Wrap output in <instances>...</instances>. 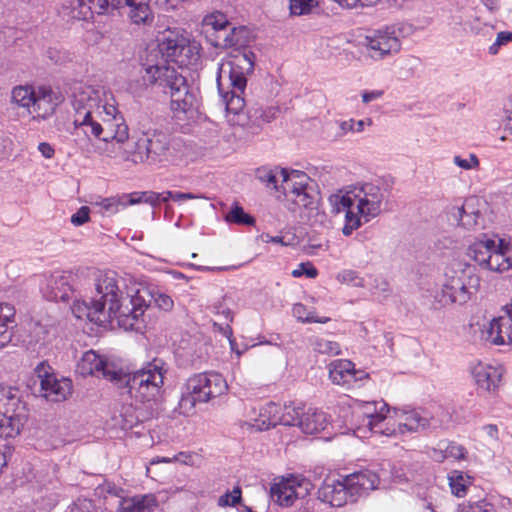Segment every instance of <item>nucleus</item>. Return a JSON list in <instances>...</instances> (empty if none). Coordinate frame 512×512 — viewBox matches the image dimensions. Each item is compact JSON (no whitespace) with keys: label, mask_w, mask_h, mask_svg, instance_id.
<instances>
[{"label":"nucleus","mask_w":512,"mask_h":512,"mask_svg":"<svg viewBox=\"0 0 512 512\" xmlns=\"http://www.w3.org/2000/svg\"><path fill=\"white\" fill-rule=\"evenodd\" d=\"M94 12V2L88 3L80 8H73V18L87 20L92 17Z\"/></svg>","instance_id":"69168bd1"},{"label":"nucleus","mask_w":512,"mask_h":512,"mask_svg":"<svg viewBox=\"0 0 512 512\" xmlns=\"http://www.w3.org/2000/svg\"><path fill=\"white\" fill-rule=\"evenodd\" d=\"M203 25L219 32H225L230 26L226 16L220 12L211 13L204 17Z\"/></svg>","instance_id":"ea45409f"},{"label":"nucleus","mask_w":512,"mask_h":512,"mask_svg":"<svg viewBox=\"0 0 512 512\" xmlns=\"http://www.w3.org/2000/svg\"><path fill=\"white\" fill-rule=\"evenodd\" d=\"M302 413H304V407L294 403L285 404L282 407L281 425L298 426Z\"/></svg>","instance_id":"c9c22d12"},{"label":"nucleus","mask_w":512,"mask_h":512,"mask_svg":"<svg viewBox=\"0 0 512 512\" xmlns=\"http://www.w3.org/2000/svg\"><path fill=\"white\" fill-rule=\"evenodd\" d=\"M460 512H495L494 506L486 501L463 504Z\"/></svg>","instance_id":"5fc2aeb1"},{"label":"nucleus","mask_w":512,"mask_h":512,"mask_svg":"<svg viewBox=\"0 0 512 512\" xmlns=\"http://www.w3.org/2000/svg\"><path fill=\"white\" fill-rule=\"evenodd\" d=\"M167 371V364L162 359L154 358L133 373L121 372V378L115 383L124 385L129 396L137 402H151L160 396Z\"/></svg>","instance_id":"20e7f679"},{"label":"nucleus","mask_w":512,"mask_h":512,"mask_svg":"<svg viewBox=\"0 0 512 512\" xmlns=\"http://www.w3.org/2000/svg\"><path fill=\"white\" fill-rule=\"evenodd\" d=\"M337 280L343 284H350L354 287H364V280L358 275L356 271L344 270L337 275Z\"/></svg>","instance_id":"09e8293b"},{"label":"nucleus","mask_w":512,"mask_h":512,"mask_svg":"<svg viewBox=\"0 0 512 512\" xmlns=\"http://www.w3.org/2000/svg\"><path fill=\"white\" fill-rule=\"evenodd\" d=\"M449 484L452 493L457 497H462L466 494L470 479L458 471H453L449 476Z\"/></svg>","instance_id":"58836bf2"},{"label":"nucleus","mask_w":512,"mask_h":512,"mask_svg":"<svg viewBox=\"0 0 512 512\" xmlns=\"http://www.w3.org/2000/svg\"><path fill=\"white\" fill-rule=\"evenodd\" d=\"M71 104L74 110L73 125L88 140H96L95 152L109 158L123 159V144L129 138V128L113 97L102 89L77 84L73 88Z\"/></svg>","instance_id":"f03ea898"},{"label":"nucleus","mask_w":512,"mask_h":512,"mask_svg":"<svg viewBox=\"0 0 512 512\" xmlns=\"http://www.w3.org/2000/svg\"><path fill=\"white\" fill-rule=\"evenodd\" d=\"M512 41V32L502 31L497 34L496 41L489 47V53L495 55L498 53L501 46L506 45Z\"/></svg>","instance_id":"4d7b16f0"},{"label":"nucleus","mask_w":512,"mask_h":512,"mask_svg":"<svg viewBox=\"0 0 512 512\" xmlns=\"http://www.w3.org/2000/svg\"><path fill=\"white\" fill-rule=\"evenodd\" d=\"M145 74L143 79L150 84L157 83L171 97V108L174 111L187 113L196 106V96L189 91L185 77L175 68L164 63L143 64Z\"/></svg>","instance_id":"39448f33"},{"label":"nucleus","mask_w":512,"mask_h":512,"mask_svg":"<svg viewBox=\"0 0 512 512\" xmlns=\"http://www.w3.org/2000/svg\"><path fill=\"white\" fill-rule=\"evenodd\" d=\"M346 485L350 488L351 503L362 495L375 490L380 482L379 476L371 470H361L345 476Z\"/></svg>","instance_id":"aec40b11"},{"label":"nucleus","mask_w":512,"mask_h":512,"mask_svg":"<svg viewBox=\"0 0 512 512\" xmlns=\"http://www.w3.org/2000/svg\"><path fill=\"white\" fill-rule=\"evenodd\" d=\"M365 121L364 120H349L341 123L340 128L343 132L353 131V132H362L364 130Z\"/></svg>","instance_id":"338daca9"},{"label":"nucleus","mask_w":512,"mask_h":512,"mask_svg":"<svg viewBox=\"0 0 512 512\" xmlns=\"http://www.w3.org/2000/svg\"><path fill=\"white\" fill-rule=\"evenodd\" d=\"M317 274V269L310 262L300 263L297 269L292 271V276L296 278L303 275H306L308 278H315Z\"/></svg>","instance_id":"13d9d810"},{"label":"nucleus","mask_w":512,"mask_h":512,"mask_svg":"<svg viewBox=\"0 0 512 512\" xmlns=\"http://www.w3.org/2000/svg\"><path fill=\"white\" fill-rule=\"evenodd\" d=\"M123 286V279L115 271L100 272L95 279L94 297L90 301L76 302L73 313L99 326L116 321L125 330L140 331L144 327V312L152 302L164 311L173 308L172 298L158 290L140 287L124 293Z\"/></svg>","instance_id":"f257e3e1"},{"label":"nucleus","mask_w":512,"mask_h":512,"mask_svg":"<svg viewBox=\"0 0 512 512\" xmlns=\"http://www.w3.org/2000/svg\"><path fill=\"white\" fill-rule=\"evenodd\" d=\"M397 414L398 428L400 433L417 432L420 429H424L429 426V420L427 417L422 416L420 412L416 410L403 411Z\"/></svg>","instance_id":"cd10ccee"},{"label":"nucleus","mask_w":512,"mask_h":512,"mask_svg":"<svg viewBox=\"0 0 512 512\" xmlns=\"http://www.w3.org/2000/svg\"><path fill=\"white\" fill-rule=\"evenodd\" d=\"M285 173V169L278 167L268 168L260 167L256 170V178L264 183L267 188L275 190L276 193L280 192L279 181Z\"/></svg>","instance_id":"2f4dec72"},{"label":"nucleus","mask_w":512,"mask_h":512,"mask_svg":"<svg viewBox=\"0 0 512 512\" xmlns=\"http://www.w3.org/2000/svg\"><path fill=\"white\" fill-rule=\"evenodd\" d=\"M121 429L131 430L139 423V417L132 413L131 408H127L124 413L121 414Z\"/></svg>","instance_id":"bf43d9fd"},{"label":"nucleus","mask_w":512,"mask_h":512,"mask_svg":"<svg viewBox=\"0 0 512 512\" xmlns=\"http://www.w3.org/2000/svg\"><path fill=\"white\" fill-rule=\"evenodd\" d=\"M282 407L274 402H270L261 408L259 414L258 428L260 430L269 429L281 424Z\"/></svg>","instance_id":"7c9ffc66"},{"label":"nucleus","mask_w":512,"mask_h":512,"mask_svg":"<svg viewBox=\"0 0 512 512\" xmlns=\"http://www.w3.org/2000/svg\"><path fill=\"white\" fill-rule=\"evenodd\" d=\"M294 317L297 318L298 321L303 323H327L330 321L329 317H315L314 313L308 311L307 307L301 303H296L292 309Z\"/></svg>","instance_id":"4c0bfd02"},{"label":"nucleus","mask_w":512,"mask_h":512,"mask_svg":"<svg viewBox=\"0 0 512 512\" xmlns=\"http://www.w3.org/2000/svg\"><path fill=\"white\" fill-rule=\"evenodd\" d=\"M352 189L345 193L334 194L330 197V203L335 213L345 212V224L342 228V233L345 236H350L354 230L361 227L362 222L358 214L354 210V199Z\"/></svg>","instance_id":"f3484780"},{"label":"nucleus","mask_w":512,"mask_h":512,"mask_svg":"<svg viewBox=\"0 0 512 512\" xmlns=\"http://www.w3.org/2000/svg\"><path fill=\"white\" fill-rule=\"evenodd\" d=\"M77 372L82 376H102L111 382L121 378V371L115 370L114 366L104 360L95 351H86L77 364Z\"/></svg>","instance_id":"2eb2a0df"},{"label":"nucleus","mask_w":512,"mask_h":512,"mask_svg":"<svg viewBox=\"0 0 512 512\" xmlns=\"http://www.w3.org/2000/svg\"><path fill=\"white\" fill-rule=\"evenodd\" d=\"M117 504V512H150L156 506V500L152 495L122 496Z\"/></svg>","instance_id":"b1692460"},{"label":"nucleus","mask_w":512,"mask_h":512,"mask_svg":"<svg viewBox=\"0 0 512 512\" xmlns=\"http://www.w3.org/2000/svg\"><path fill=\"white\" fill-rule=\"evenodd\" d=\"M469 203L466 202L460 209H459V213H460V221L462 223V225L468 227V228H471L473 226H477L479 225V218H480V213L479 211H469Z\"/></svg>","instance_id":"49530a36"},{"label":"nucleus","mask_w":512,"mask_h":512,"mask_svg":"<svg viewBox=\"0 0 512 512\" xmlns=\"http://www.w3.org/2000/svg\"><path fill=\"white\" fill-rule=\"evenodd\" d=\"M112 2L117 9L127 7V16L135 25H150L153 22L154 15L148 0H112Z\"/></svg>","instance_id":"4be33fe9"},{"label":"nucleus","mask_w":512,"mask_h":512,"mask_svg":"<svg viewBox=\"0 0 512 512\" xmlns=\"http://www.w3.org/2000/svg\"><path fill=\"white\" fill-rule=\"evenodd\" d=\"M504 253H503V250L501 248V245L500 243L496 244L495 246V249L493 250L492 254H491V257H490V260H489V265H487L486 269L488 270H491V271H495V272H505V271H508V267H504L502 262L504 261Z\"/></svg>","instance_id":"c03bdc74"},{"label":"nucleus","mask_w":512,"mask_h":512,"mask_svg":"<svg viewBox=\"0 0 512 512\" xmlns=\"http://www.w3.org/2000/svg\"><path fill=\"white\" fill-rule=\"evenodd\" d=\"M35 90L32 86H17L12 90V102L20 107L26 108L30 113L35 101Z\"/></svg>","instance_id":"473e14b6"},{"label":"nucleus","mask_w":512,"mask_h":512,"mask_svg":"<svg viewBox=\"0 0 512 512\" xmlns=\"http://www.w3.org/2000/svg\"><path fill=\"white\" fill-rule=\"evenodd\" d=\"M374 282L375 284L371 288L373 294L387 298L391 292L389 283L382 278H376Z\"/></svg>","instance_id":"e2e57ef3"},{"label":"nucleus","mask_w":512,"mask_h":512,"mask_svg":"<svg viewBox=\"0 0 512 512\" xmlns=\"http://www.w3.org/2000/svg\"><path fill=\"white\" fill-rule=\"evenodd\" d=\"M254 69V54L250 51L234 50L219 64L217 86L226 110L232 115L229 121L246 131L250 121V109L244 111L243 94L247 85L246 75Z\"/></svg>","instance_id":"7ed1b4c3"},{"label":"nucleus","mask_w":512,"mask_h":512,"mask_svg":"<svg viewBox=\"0 0 512 512\" xmlns=\"http://www.w3.org/2000/svg\"><path fill=\"white\" fill-rule=\"evenodd\" d=\"M225 220L229 223L238 225L252 226L255 223V219L244 212L243 208L235 203L231 210L226 214Z\"/></svg>","instance_id":"e433bc0d"},{"label":"nucleus","mask_w":512,"mask_h":512,"mask_svg":"<svg viewBox=\"0 0 512 512\" xmlns=\"http://www.w3.org/2000/svg\"><path fill=\"white\" fill-rule=\"evenodd\" d=\"M254 108H255V112H254L253 116L255 118H259L262 125H263V123L271 122L276 117V114L278 112V109L275 107H268L266 109H264L262 107H254Z\"/></svg>","instance_id":"6e6d98bb"},{"label":"nucleus","mask_w":512,"mask_h":512,"mask_svg":"<svg viewBox=\"0 0 512 512\" xmlns=\"http://www.w3.org/2000/svg\"><path fill=\"white\" fill-rule=\"evenodd\" d=\"M199 402L189 391L184 389L182 396L179 401V410L181 414L189 415L192 413L195 404Z\"/></svg>","instance_id":"864d4df0"},{"label":"nucleus","mask_w":512,"mask_h":512,"mask_svg":"<svg viewBox=\"0 0 512 512\" xmlns=\"http://www.w3.org/2000/svg\"><path fill=\"white\" fill-rule=\"evenodd\" d=\"M36 372L40 379L41 393L44 398L52 402H61L68 398L72 393V381L68 378H56L53 374L46 371L44 363H40Z\"/></svg>","instance_id":"f8f14e48"},{"label":"nucleus","mask_w":512,"mask_h":512,"mask_svg":"<svg viewBox=\"0 0 512 512\" xmlns=\"http://www.w3.org/2000/svg\"><path fill=\"white\" fill-rule=\"evenodd\" d=\"M329 376L335 384H348L355 379L354 364L349 360H335L329 365Z\"/></svg>","instance_id":"c85d7f7f"},{"label":"nucleus","mask_w":512,"mask_h":512,"mask_svg":"<svg viewBox=\"0 0 512 512\" xmlns=\"http://www.w3.org/2000/svg\"><path fill=\"white\" fill-rule=\"evenodd\" d=\"M310 482L292 477L283 479L271 486L270 494L273 501L281 506L289 507L299 498H304L310 487Z\"/></svg>","instance_id":"ddd939ff"},{"label":"nucleus","mask_w":512,"mask_h":512,"mask_svg":"<svg viewBox=\"0 0 512 512\" xmlns=\"http://www.w3.org/2000/svg\"><path fill=\"white\" fill-rule=\"evenodd\" d=\"M90 220V208L82 206L71 216V223L74 226H81Z\"/></svg>","instance_id":"052dcab7"},{"label":"nucleus","mask_w":512,"mask_h":512,"mask_svg":"<svg viewBox=\"0 0 512 512\" xmlns=\"http://www.w3.org/2000/svg\"><path fill=\"white\" fill-rule=\"evenodd\" d=\"M71 274L64 271H55L45 278L41 291L49 301H66L69 299L72 287Z\"/></svg>","instance_id":"6ab92c4d"},{"label":"nucleus","mask_w":512,"mask_h":512,"mask_svg":"<svg viewBox=\"0 0 512 512\" xmlns=\"http://www.w3.org/2000/svg\"><path fill=\"white\" fill-rule=\"evenodd\" d=\"M472 375L479 389L495 392L500 386L503 368L486 363H478L472 370Z\"/></svg>","instance_id":"412c9836"},{"label":"nucleus","mask_w":512,"mask_h":512,"mask_svg":"<svg viewBox=\"0 0 512 512\" xmlns=\"http://www.w3.org/2000/svg\"><path fill=\"white\" fill-rule=\"evenodd\" d=\"M70 512H98L93 504V502L89 499H77L72 507L70 508Z\"/></svg>","instance_id":"680f3d73"},{"label":"nucleus","mask_w":512,"mask_h":512,"mask_svg":"<svg viewBox=\"0 0 512 512\" xmlns=\"http://www.w3.org/2000/svg\"><path fill=\"white\" fill-rule=\"evenodd\" d=\"M64 100L59 90H55L50 86H38L35 90V101L30 114L34 117L45 119L51 116L57 106Z\"/></svg>","instance_id":"a211bd4d"},{"label":"nucleus","mask_w":512,"mask_h":512,"mask_svg":"<svg viewBox=\"0 0 512 512\" xmlns=\"http://www.w3.org/2000/svg\"><path fill=\"white\" fill-rule=\"evenodd\" d=\"M317 4V0H290V11L298 16L308 14Z\"/></svg>","instance_id":"de8ad7c7"},{"label":"nucleus","mask_w":512,"mask_h":512,"mask_svg":"<svg viewBox=\"0 0 512 512\" xmlns=\"http://www.w3.org/2000/svg\"><path fill=\"white\" fill-rule=\"evenodd\" d=\"M388 405L384 401L362 402L358 407L359 417H363V423L374 433L386 436L395 435V429L383 428L387 419Z\"/></svg>","instance_id":"4468645a"},{"label":"nucleus","mask_w":512,"mask_h":512,"mask_svg":"<svg viewBox=\"0 0 512 512\" xmlns=\"http://www.w3.org/2000/svg\"><path fill=\"white\" fill-rule=\"evenodd\" d=\"M402 33V24L384 26L365 35L362 45L367 48L373 59H384L401 50L400 36Z\"/></svg>","instance_id":"6e6552de"},{"label":"nucleus","mask_w":512,"mask_h":512,"mask_svg":"<svg viewBox=\"0 0 512 512\" xmlns=\"http://www.w3.org/2000/svg\"><path fill=\"white\" fill-rule=\"evenodd\" d=\"M310 182L311 179L306 173L298 170L288 172L285 169V173L281 179L280 192L276 194V198L282 199L283 196L289 194L294 196L302 188H305V185L310 184Z\"/></svg>","instance_id":"5701e85b"},{"label":"nucleus","mask_w":512,"mask_h":512,"mask_svg":"<svg viewBox=\"0 0 512 512\" xmlns=\"http://www.w3.org/2000/svg\"><path fill=\"white\" fill-rule=\"evenodd\" d=\"M318 499L332 507H342L351 502L350 488L342 479L327 478L317 491Z\"/></svg>","instance_id":"dca6fc26"},{"label":"nucleus","mask_w":512,"mask_h":512,"mask_svg":"<svg viewBox=\"0 0 512 512\" xmlns=\"http://www.w3.org/2000/svg\"><path fill=\"white\" fill-rule=\"evenodd\" d=\"M184 389L189 391L199 402L205 403L227 389L224 378L218 373H200L190 377Z\"/></svg>","instance_id":"9b49d317"},{"label":"nucleus","mask_w":512,"mask_h":512,"mask_svg":"<svg viewBox=\"0 0 512 512\" xmlns=\"http://www.w3.org/2000/svg\"><path fill=\"white\" fill-rule=\"evenodd\" d=\"M314 350L327 355H338L340 353V345L325 338L317 337L313 341Z\"/></svg>","instance_id":"79ce46f5"},{"label":"nucleus","mask_w":512,"mask_h":512,"mask_svg":"<svg viewBox=\"0 0 512 512\" xmlns=\"http://www.w3.org/2000/svg\"><path fill=\"white\" fill-rule=\"evenodd\" d=\"M354 199V210L358 214L360 222H369L380 215L382 202L385 199V192L379 186L372 183H365L352 188Z\"/></svg>","instance_id":"9d476101"},{"label":"nucleus","mask_w":512,"mask_h":512,"mask_svg":"<svg viewBox=\"0 0 512 512\" xmlns=\"http://www.w3.org/2000/svg\"><path fill=\"white\" fill-rule=\"evenodd\" d=\"M196 457L197 456L195 453L180 452L177 455H175L174 458H168V457H163L161 459L158 458L157 460H153L152 463H159V462L171 463V462L175 461V462H179V463H182L185 465H194Z\"/></svg>","instance_id":"603ef678"},{"label":"nucleus","mask_w":512,"mask_h":512,"mask_svg":"<svg viewBox=\"0 0 512 512\" xmlns=\"http://www.w3.org/2000/svg\"><path fill=\"white\" fill-rule=\"evenodd\" d=\"M511 324L505 321L504 316L492 319L488 326L482 330V338L494 345H503L508 341L505 331H509Z\"/></svg>","instance_id":"a878e982"},{"label":"nucleus","mask_w":512,"mask_h":512,"mask_svg":"<svg viewBox=\"0 0 512 512\" xmlns=\"http://www.w3.org/2000/svg\"><path fill=\"white\" fill-rule=\"evenodd\" d=\"M255 112V108H250V121H248V125L246 128V134L249 136H255L258 135L262 131V124L259 118H255L253 116Z\"/></svg>","instance_id":"0e129e2a"},{"label":"nucleus","mask_w":512,"mask_h":512,"mask_svg":"<svg viewBox=\"0 0 512 512\" xmlns=\"http://www.w3.org/2000/svg\"><path fill=\"white\" fill-rule=\"evenodd\" d=\"M15 309L8 303H0V348L12 340V329L9 323L13 322Z\"/></svg>","instance_id":"c756f323"},{"label":"nucleus","mask_w":512,"mask_h":512,"mask_svg":"<svg viewBox=\"0 0 512 512\" xmlns=\"http://www.w3.org/2000/svg\"><path fill=\"white\" fill-rule=\"evenodd\" d=\"M328 420L324 412L309 408L301 414L298 427L305 434H315L324 430Z\"/></svg>","instance_id":"393cba45"},{"label":"nucleus","mask_w":512,"mask_h":512,"mask_svg":"<svg viewBox=\"0 0 512 512\" xmlns=\"http://www.w3.org/2000/svg\"><path fill=\"white\" fill-rule=\"evenodd\" d=\"M480 278L475 268L469 264L455 261L445 270V280L436 299L441 306L465 304L478 291Z\"/></svg>","instance_id":"423d86ee"},{"label":"nucleus","mask_w":512,"mask_h":512,"mask_svg":"<svg viewBox=\"0 0 512 512\" xmlns=\"http://www.w3.org/2000/svg\"><path fill=\"white\" fill-rule=\"evenodd\" d=\"M294 202L299 207L306 209L314 210L317 208L318 197L313 188L312 181L294 195Z\"/></svg>","instance_id":"f704fd0d"},{"label":"nucleus","mask_w":512,"mask_h":512,"mask_svg":"<svg viewBox=\"0 0 512 512\" xmlns=\"http://www.w3.org/2000/svg\"><path fill=\"white\" fill-rule=\"evenodd\" d=\"M241 497V488L239 486H235L231 492H226L218 499V505L220 507L226 506H236L240 503Z\"/></svg>","instance_id":"8fccbe9b"},{"label":"nucleus","mask_w":512,"mask_h":512,"mask_svg":"<svg viewBox=\"0 0 512 512\" xmlns=\"http://www.w3.org/2000/svg\"><path fill=\"white\" fill-rule=\"evenodd\" d=\"M453 163L463 170H475L480 166L479 158L474 153H469L465 157L455 155L453 157Z\"/></svg>","instance_id":"a18cd8bd"},{"label":"nucleus","mask_w":512,"mask_h":512,"mask_svg":"<svg viewBox=\"0 0 512 512\" xmlns=\"http://www.w3.org/2000/svg\"><path fill=\"white\" fill-rule=\"evenodd\" d=\"M159 51L166 61L177 63L180 66L192 64L198 60V51L189 39L178 31L167 29L159 40Z\"/></svg>","instance_id":"1a4fd4ad"},{"label":"nucleus","mask_w":512,"mask_h":512,"mask_svg":"<svg viewBox=\"0 0 512 512\" xmlns=\"http://www.w3.org/2000/svg\"><path fill=\"white\" fill-rule=\"evenodd\" d=\"M94 205L99 206L105 213L115 214L119 211V207H126L127 203L120 197L101 198L99 201L94 202Z\"/></svg>","instance_id":"37998d69"},{"label":"nucleus","mask_w":512,"mask_h":512,"mask_svg":"<svg viewBox=\"0 0 512 512\" xmlns=\"http://www.w3.org/2000/svg\"><path fill=\"white\" fill-rule=\"evenodd\" d=\"M205 352L204 345L194 340L178 349V355L185 358L192 366L197 365L204 358Z\"/></svg>","instance_id":"72a5a7b5"},{"label":"nucleus","mask_w":512,"mask_h":512,"mask_svg":"<svg viewBox=\"0 0 512 512\" xmlns=\"http://www.w3.org/2000/svg\"><path fill=\"white\" fill-rule=\"evenodd\" d=\"M439 449L445 459L460 460L465 456V448L455 442H441Z\"/></svg>","instance_id":"a19ab883"},{"label":"nucleus","mask_w":512,"mask_h":512,"mask_svg":"<svg viewBox=\"0 0 512 512\" xmlns=\"http://www.w3.org/2000/svg\"><path fill=\"white\" fill-rule=\"evenodd\" d=\"M46 335L47 331L43 325L34 324L30 330V340L28 341L29 345L42 347L45 344Z\"/></svg>","instance_id":"3c124183"},{"label":"nucleus","mask_w":512,"mask_h":512,"mask_svg":"<svg viewBox=\"0 0 512 512\" xmlns=\"http://www.w3.org/2000/svg\"><path fill=\"white\" fill-rule=\"evenodd\" d=\"M501 248L504 253V261L502 262L504 267H508V269L512 268V243H505L503 240H499Z\"/></svg>","instance_id":"774afa93"},{"label":"nucleus","mask_w":512,"mask_h":512,"mask_svg":"<svg viewBox=\"0 0 512 512\" xmlns=\"http://www.w3.org/2000/svg\"><path fill=\"white\" fill-rule=\"evenodd\" d=\"M496 242L493 239L483 238L473 242L467 250V255L477 262L481 267L485 268L489 265V260Z\"/></svg>","instance_id":"bb28decb"},{"label":"nucleus","mask_w":512,"mask_h":512,"mask_svg":"<svg viewBox=\"0 0 512 512\" xmlns=\"http://www.w3.org/2000/svg\"><path fill=\"white\" fill-rule=\"evenodd\" d=\"M170 148L168 135L159 130H141V135L123 152V160L156 163L167 158Z\"/></svg>","instance_id":"0eeeda50"}]
</instances>
